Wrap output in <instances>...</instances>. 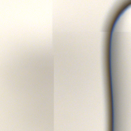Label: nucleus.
Here are the masks:
<instances>
[{
	"mask_svg": "<svg viewBox=\"0 0 131 131\" xmlns=\"http://www.w3.org/2000/svg\"><path fill=\"white\" fill-rule=\"evenodd\" d=\"M131 4V0H127L120 7L118 10L115 17L117 16L113 26L112 24L110 27L107 40V64L109 62L110 75V85L111 90V102L112 106V119H110V131H114V108L113 96L112 88V81L111 71V42L112 34L117 22L119 19L120 16L124 12L126 9Z\"/></svg>",
	"mask_w": 131,
	"mask_h": 131,
	"instance_id": "nucleus-1",
	"label": "nucleus"
}]
</instances>
